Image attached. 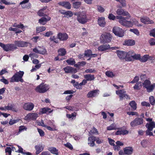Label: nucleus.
<instances>
[{
    "label": "nucleus",
    "mask_w": 155,
    "mask_h": 155,
    "mask_svg": "<svg viewBox=\"0 0 155 155\" xmlns=\"http://www.w3.org/2000/svg\"><path fill=\"white\" fill-rule=\"evenodd\" d=\"M34 107V104L32 103H27L24 104L23 108L27 110L31 111L32 110Z\"/></svg>",
    "instance_id": "nucleus-20"
},
{
    "label": "nucleus",
    "mask_w": 155,
    "mask_h": 155,
    "mask_svg": "<svg viewBox=\"0 0 155 155\" xmlns=\"http://www.w3.org/2000/svg\"><path fill=\"white\" fill-rule=\"evenodd\" d=\"M116 13L118 15H129L130 14L127 12L124 11L122 8H118L116 11Z\"/></svg>",
    "instance_id": "nucleus-24"
},
{
    "label": "nucleus",
    "mask_w": 155,
    "mask_h": 155,
    "mask_svg": "<svg viewBox=\"0 0 155 155\" xmlns=\"http://www.w3.org/2000/svg\"><path fill=\"white\" fill-rule=\"evenodd\" d=\"M140 21L143 23L145 24H152L153 23V21L150 19L149 18H141Z\"/></svg>",
    "instance_id": "nucleus-28"
},
{
    "label": "nucleus",
    "mask_w": 155,
    "mask_h": 155,
    "mask_svg": "<svg viewBox=\"0 0 155 155\" xmlns=\"http://www.w3.org/2000/svg\"><path fill=\"white\" fill-rule=\"evenodd\" d=\"M99 94V90L96 89L94 90L90 91L87 93V97L88 98L95 97Z\"/></svg>",
    "instance_id": "nucleus-16"
},
{
    "label": "nucleus",
    "mask_w": 155,
    "mask_h": 155,
    "mask_svg": "<svg viewBox=\"0 0 155 155\" xmlns=\"http://www.w3.org/2000/svg\"><path fill=\"white\" fill-rule=\"evenodd\" d=\"M35 147L36 151V154H38L40 152L42 151L44 149V147L41 144L35 146Z\"/></svg>",
    "instance_id": "nucleus-29"
},
{
    "label": "nucleus",
    "mask_w": 155,
    "mask_h": 155,
    "mask_svg": "<svg viewBox=\"0 0 155 155\" xmlns=\"http://www.w3.org/2000/svg\"><path fill=\"white\" fill-rule=\"evenodd\" d=\"M125 59L126 61H133V56L130 55L129 54H127V53H126L125 52Z\"/></svg>",
    "instance_id": "nucleus-41"
},
{
    "label": "nucleus",
    "mask_w": 155,
    "mask_h": 155,
    "mask_svg": "<svg viewBox=\"0 0 155 155\" xmlns=\"http://www.w3.org/2000/svg\"><path fill=\"white\" fill-rule=\"evenodd\" d=\"M58 52V55L61 56H65L67 54V51L64 48H61L59 49Z\"/></svg>",
    "instance_id": "nucleus-32"
},
{
    "label": "nucleus",
    "mask_w": 155,
    "mask_h": 155,
    "mask_svg": "<svg viewBox=\"0 0 155 155\" xmlns=\"http://www.w3.org/2000/svg\"><path fill=\"white\" fill-rule=\"evenodd\" d=\"M95 137L91 136L88 138V144L89 146L93 147L94 146Z\"/></svg>",
    "instance_id": "nucleus-27"
},
{
    "label": "nucleus",
    "mask_w": 155,
    "mask_h": 155,
    "mask_svg": "<svg viewBox=\"0 0 155 155\" xmlns=\"http://www.w3.org/2000/svg\"><path fill=\"white\" fill-rule=\"evenodd\" d=\"M140 54H135L133 56V61L134 60H140Z\"/></svg>",
    "instance_id": "nucleus-54"
},
{
    "label": "nucleus",
    "mask_w": 155,
    "mask_h": 155,
    "mask_svg": "<svg viewBox=\"0 0 155 155\" xmlns=\"http://www.w3.org/2000/svg\"><path fill=\"white\" fill-rule=\"evenodd\" d=\"M24 74L23 71H19L17 72L12 77V78H21Z\"/></svg>",
    "instance_id": "nucleus-31"
},
{
    "label": "nucleus",
    "mask_w": 155,
    "mask_h": 155,
    "mask_svg": "<svg viewBox=\"0 0 155 155\" xmlns=\"http://www.w3.org/2000/svg\"><path fill=\"white\" fill-rule=\"evenodd\" d=\"M20 81L21 82H23V80L21 78H12L11 81V82H18Z\"/></svg>",
    "instance_id": "nucleus-48"
},
{
    "label": "nucleus",
    "mask_w": 155,
    "mask_h": 155,
    "mask_svg": "<svg viewBox=\"0 0 155 155\" xmlns=\"http://www.w3.org/2000/svg\"><path fill=\"white\" fill-rule=\"evenodd\" d=\"M38 117V114L35 113H30L27 114L25 117V120H35Z\"/></svg>",
    "instance_id": "nucleus-12"
},
{
    "label": "nucleus",
    "mask_w": 155,
    "mask_h": 155,
    "mask_svg": "<svg viewBox=\"0 0 155 155\" xmlns=\"http://www.w3.org/2000/svg\"><path fill=\"white\" fill-rule=\"evenodd\" d=\"M117 56L121 60H124L125 58L126 52L123 51H117Z\"/></svg>",
    "instance_id": "nucleus-26"
},
{
    "label": "nucleus",
    "mask_w": 155,
    "mask_h": 155,
    "mask_svg": "<svg viewBox=\"0 0 155 155\" xmlns=\"http://www.w3.org/2000/svg\"><path fill=\"white\" fill-rule=\"evenodd\" d=\"M17 49L15 44H6V51H14Z\"/></svg>",
    "instance_id": "nucleus-21"
},
{
    "label": "nucleus",
    "mask_w": 155,
    "mask_h": 155,
    "mask_svg": "<svg viewBox=\"0 0 155 155\" xmlns=\"http://www.w3.org/2000/svg\"><path fill=\"white\" fill-rule=\"evenodd\" d=\"M47 18L45 17H42L38 20V23L41 25H45L46 24L47 21H49L51 19L50 16H47Z\"/></svg>",
    "instance_id": "nucleus-19"
},
{
    "label": "nucleus",
    "mask_w": 155,
    "mask_h": 155,
    "mask_svg": "<svg viewBox=\"0 0 155 155\" xmlns=\"http://www.w3.org/2000/svg\"><path fill=\"white\" fill-rule=\"evenodd\" d=\"M0 3L1 4H4L6 5H9L14 4V3L9 2H8L6 1V0H1Z\"/></svg>",
    "instance_id": "nucleus-62"
},
{
    "label": "nucleus",
    "mask_w": 155,
    "mask_h": 155,
    "mask_svg": "<svg viewBox=\"0 0 155 155\" xmlns=\"http://www.w3.org/2000/svg\"><path fill=\"white\" fill-rule=\"evenodd\" d=\"M13 26L14 27L20 28L21 29H23V28H24V25H23V24H22L20 25H18L17 23H15L13 25Z\"/></svg>",
    "instance_id": "nucleus-51"
},
{
    "label": "nucleus",
    "mask_w": 155,
    "mask_h": 155,
    "mask_svg": "<svg viewBox=\"0 0 155 155\" xmlns=\"http://www.w3.org/2000/svg\"><path fill=\"white\" fill-rule=\"evenodd\" d=\"M141 87V84L140 82L136 83L134 87V88L135 90H138L140 89Z\"/></svg>",
    "instance_id": "nucleus-50"
},
{
    "label": "nucleus",
    "mask_w": 155,
    "mask_h": 155,
    "mask_svg": "<svg viewBox=\"0 0 155 155\" xmlns=\"http://www.w3.org/2000/svg\"><path fill=\"white\" fill-rule=\"evenodd\" d=\"M149 57V56L148 54H144V56L142 57H141V56H140V61L141 62H146V61L148 60Z\"/></svg>",
    "instance_id": "nucleus-34"
},
{
    "label": "nucleus",
    "mask_w": 155,
    "mask_h": 155,
    "mask_svg": "<svg viewBox=\"0 0 155 155\" xmlns=\"http://www.w3.org/2000/svg\"><path fill=\"white\" fill-rule=\"evenodd\" d=\"M66 62L68 64L70 65H75V61L74 59L70 58L66 60Z\"/></svg>",
    "instance_id": "nucleus-44"
},
{
    "label": "nucleus",
    "mask_w": 155,
    "mask_h": 155,
    "mask_svg": "<svg viewBox=\"0 0 155 155\" xmlns=\"http://www.w3.org/2000/svg\"><path fill=\"white\" fill-rule=\"evenodd\" d=\"M38 48L39 54H45L46 53V50L43 47H38Z\"/></svg>",
    "instance_id": "nucleus-37"
},
{
    "label": "nucleus",
    "mask_w": 155,
    "mask_h": 155,
    "mask_svg": "<svg viewBox=\"0 0 155 155\" xmlns=\"http://www.w3.org/2000/svg\"><path fill=\"white\" fill-rule=\"evenodd\" d=\"M133 149L131 147H127L124 148V151L125 154L127 155H130L133 153Z\"/></svg>",
    "instance_id": "nucleus-23"
},
{
    "label": "nucleus",
    "mask_w": 155,
    "mask_h": 155,
    "mask_svg": "<svg viewBox=\"0 0 155 155\" xmlns=\"http://www.w3.org/2000/svg\"><path fill=\"white\" fill-rule=\"evenodd\" d=\"M27 129V128L25 126H20L19 128V132H21L24 130H26Z\"/></svg>",
    "instance_id": "nucleus-63"
},
{
    "label": "nucleus",
    "mask_w": 155,
    "mask_h": 155,
    "mask_svg": "<svg viewBox=\"0 0 155 155\" xmlns=\"http://www.w3.org/2000/svg\"><path fill=\"white\" fill-rule=\"evenodd\" d=\"M92 52V50L90 49H87L85 51L84 55L86 57H90V58Z\"/></svg>",
    "instance_id": "nucleus-46"
},
{
    "label": "nucleus",
    "mask_w": 155,
    "mask_h": 155,
    "mask_svg": "<svg viewBox=\"0 0 155 155\" xmlns=\"http://www.w3.org/2000/svg\"><path fill=\"white\" fill-rule=\"evenodd\" d=\"M47 6H45L43 8H41L37 13L38 15L41 17L47 16V15L46 14V12L48 10L47 9Z\"/></svg>",
    "instance_id": "nucleus-13"
},
{
    "label": "nucleus",
    "mask_w": 155,
    "mask_h": 155,
    "mask_svg": "<svg viewBox=\"0 0 155 155\" xmlns=\"http://www.w3.org/2000/svg\"><path fill=\"white\" fill-rule=\"evenodd\" d=\"M89 134L90 135L94 134H99L98 132L97 129L95 128H93V130H90L89 132Z\"/></svg>",
    "instance_id": "nucleus-52"
},
{
    "label": "nucleus",
    "mask_w": 155,
    "mask_h": 155,
    "mask_svg": "<svg viewBox=\"0 0 155 155\" xmlns=\"http://www.w3.org/2000/svg\"><path fill=\"white\" fill-rule=\"evenodd\" d=\"M14 43L16 45V46L18 47H27L30 43L27 41H15Z\"/></svg>",
    "instance_id": "nucleus-10"
},
{
    "label": "nucleus",
    "mask_w": 155,
    "mask_h": 155,
    "mask_svg": "<svg viewBox=\"0 0 155 155\" xmlns=\"http://www.w3.org/2000/svg\"><path fill=\"white\" fill-rule=\"evenodd\" d=\"M130 31L134 33L135 34L137 35L139 34V31L137 29H130Z\"/></svg>",
    "instance_id": "nucleus-64"
},
{
    "label": "nucleus",
    "mask_w": 155,
    "mask_h": 155,
    "mask_svg": "<svg viewBox=\"0 0 155 155\" xmlns=\"http://www.w3.org/2000/svg\"><path fill=\"white\" fill-rule=\"evenodd\" d=\"M59 5L63 6L67 9H70L71 8V4L70 2L67 1H62L59 2L58 3Z\"/></svg>",
    "instance_id": "nucleus-18"
},
{
    "label": "nucleus",
    "mask_w": 155,
    "mask_h": 155,
    "mask_svg": "<svg viewBox=\"0 0 155 155\" xmlns=\"http://www.w3.org/2000/svg\"><path fill=\"white\" fill-rule=\"evenodd\" d=\"M46 29V28L45 26H41V27H36V33H39L44 31Z\"/></svg>",
    "instance_id": "nucleus-38"
},
{
    "label": "nucleus",
    "mask_w": 155,
    "mask_h": 155,
    "mask_svg": "<svg viewBox=\"0 0 155 155\" xmlns=\"http://www.w3.org/2000/svg\"><path fill=\"white\" fill-rule=\"evenodd\" d=\"M6 153H8L9 155H11L12 152V149L10 147H7L5 149Z\"/></svg>",
    "instance_id": "nucleus-61"
},
{
    "label": "nucleus",
    "mask_w": 155,
    "mask_h": 155,
    "mask_svg": "<svg viewBox=\"0 0 155 155\" xmlns=\"http://www.w3.org/2000/svg\"><path fill=\"white\" fill-rule=\"evenodd\" d=\"M50 88L49 85L42 83L35 89V91L39 93H44L48 91Z\"/></svg>",
    "instance_id": "nucleus-3"
},
{
    "label": "nucleus",
    "mask_w": 155,
    "mask_h": 155,
    "mask_svg": "<svg viewBox=\"0 0 155 155\" xmlns=\"http://www.w3.org/2000/svg\"><path fill=\"white\" fill-rule=\"evenodd\" d=\"M112 38V36L110 33L104 32L100 36L101 42L102 43H108L110 42Z\"/></svg>",
    "instance_id": "nucleus-2"
},
{
    "label": "nucleus",
    "mask_w": 155,
    "mask_h": 155,
    "mask_svg": "<svg viewBox=\"0 0 155 155\" xmlns=\"http://www.w3.org/2000/svg\"><path fill=\"white\" fill-rule=\"evenodd\" d=\"M124 45L127 46H132L135 45V41L133 39H128L124 41Z\"/></svg>",
    "instance_id": "nucleus-30"
},
{
    "label": "nucleus",
    "mask_w": 155,
    "mask_h": 155,
    "mask_svg": "<svg viewBox=\"0 0 155 155\" xmlns=\"http://www.w3.org/2000/svg\"><path fill=\"white\" fill-rule=\"evenodd\" d=\"M81 2H76L73 4L74 7L75 8H78L80 6Z\"/></svg>",
    "instance_id": "nucleus-55"
},
{
    "label": "nucleus",
    "mask_w": 155,
    "mask_h": 155,
    "mask_svg": "<svg viewBox=\"0 0 155 155\" xmlns=\"http://www.w3.org/2000/svg\"><path fill=\"white\" fill-rule=\"evenodd\" d=\"M128 131L127 130H123L121 129H119L116 133V135H125L127 134Z\"/></svg>",
    "instance_id": "nucleus-33"
},
{
    "label": "nucleus",
    "mask_w": 155,
    "mask_h": 155,
    "mask_svg": "<svg viewBox=\"0 0 155 155\" xmlns=\"http://www.w3.org/2000/svg\"><path fill=\"white\" fill-rule=\"evenodd\" d=\"M143 119L141 118H136L133 121H131L130 123L131 126L134 127L137 125H140L143 124Z\"/></svg>",
    "instance_id": "nucleus-9"
},
{
    "label": "nucleus",
    "mask_w": 155,
    "mask_h": 155,
    "mask_svg": "<svg viewBox=\"0 0 155 155\" xmlns=\"http://www.w3.org/2000/svg\"><path fill=\"white\" fill-rule=\"evenodd\" d=\"M57 38L60 41H66L68 38V36L66 33L59 32L57 34Z\"/></svg>",
    "instance_id": "nucleus-15"
},
{
    "label": "nucleus",
    "mask_w": 155,
    "mask_h": 155,
    "mask_svg": "<svg viewBox=\"0 0 155 155\" xmlns=\"http://www.w3.org/2000/svg\"><path fill=\"white\" fill-rule=\"evenodd\" d=\"M117 128L116 124H112L109 126L107 127V130H113Z\"/></svg>",
    "instance_id": "nucleus-42"
},
{
    "label": "nucleus",
    "mask_w": 155,
    "mask_h": 155,
    "mask_svg": "<svg viewBox=\"0 0 155 155\" xmlns=\"http://www.w3.org/2000/svg\"><path fill=\"white\" fill-rule=\"evenodd\" d=\"M146 120L147 121L150 122L146 125V127L150 130H153V128L155 127V123L154 122L152 121V119L151 118H145Z\"/></svg>",
    "instance_id": "nucleus-11"
},
{
    "label": "nucleus",
    "mask_w": 155,
    "mask_h": 155,
    "mask_svg": "<svg viewBox=\"0 0 155 155\" xmlns=\"http://www.w3.org/2000/svg\"><path fill=\"white\" fill-rule=\"evenodd\" d=\"M64 71L65 73L74 74L77 72V70L71 67L67 66L63 68Z\"/></svg>",
    "instance_id": "nucleus-14"
},
{
    "label": "nucleus",
    "mask_w": 155,
    "mask_h": 155,
    "mask_svg": "<svg viewBox=\"0 0 155 155\" xmlns=\"http://www.w3.org/2000/svg\"><path fill=\"white\" fill-rule=\"evenodd\" d=\"M97 23L101 27H105L106 23L105 21L104 17L98 18L97 20Z\"/></svg>",
    "instance_id": "nucleus-22"
},
{
    "label": "nucleus",
    "mask_w": 155,
    "mask_h": 155,
    "mask_svg": "<svg viewBox=\"0 0 155 155\" xmlns=\"http://www.w3.org/2000/svg\"><path fill=\"white\" fill-rule=\"evenodd\" d=\"M86 62L84 61L79 62L74 64V67L78 68L81 66L83 67L84 65H86Z\"/></svg>",
    "instance_id": "nucleus-39"
},
{
    "label": "nucleus",
    "mask_w": 155,
    "mask_h": 155,
    "mask_svg": "<svg viewBox=\"0 0 155 155\" xmlns=\"http://www.w3.org/2000/svg\"><path fill=\"white\" fill-rule=\"evenodd\" d=\"M41 64H36L34 68H33L31 70V71L33 72L36 71V69H38L41 67Z\"/></svg>",
    "instance_id": "nucleus-58"
},
{
    "label": "nucleus",
    "mask_w": 155,
    "mask_h": 155,
    "mask_svg": "<svg viewBox=\"0 0 155 155\" xmlns=\"http://www.w3.org/2000/svg\"><path fill=\"white\" fill-rule=\"evenodd\" d=\"M115 1L120 2L122 7H125L126 5V1L125 0H115Z\"/></svg>",
    "instance_id": "nucleus-49"
},
{
    "label": "nucleus",
    "mask_w": 155,
    "mask_h": 155,
    "mask_svg": "<svg viewBox=\"0 0 155 155\" xmlns=\"http://www.w3.org/2000/svg\"><path fill=\"white\" fill-rule=\"evenodd\" d=\"M130 106L134 110H135L137 109V104L134 101H132L129 103Z\"/></svg>",
    "instance_id": "nucleus-43"
},
{
    "label": "nucleus",
    "mask_w": 155,
    "mask_h": 155,
    "mask_svg": "<svg viewBox=\"0 0 155 155\" xmlns=\"http://www.w3.org/2000/svg\"><path fill=\"white\" fill-rule=\"evenodd\" d=\"M116 18L119 19L118 21L121 25L126 27H132L133 25L132 21L127 20L129 18L127 17L124 18L120 16H115L112 14H110L108 15V18L110 19L114 20Z\"/></svg>",
    "instance_id": "nucleus-1"
},
{
    "label": "nucleus",
    "mask_w": 155,
    "mask_h": 155,
    "mask_svg": "<svg viewBox=\"0 0 155 155\" xmlns=\"http://www.w3.org/2000/svg\"><path fill=\"white\" fill-rule=\"evenodd\" d=\"M110 48V46L109 45L104 44L100 45V46L98 48V49L100 51H105L107 50Z\"/></svg>",
    "instance_id": "nucleus-25"
},
{
    "label": "nucleus",
    "mask_w": 155,
    "mask_h": 155,
    "mask_svg": "<svg viewBox=\"0 0 155 155\" xmlns=\"http://www.w3.org/2000/svg\"><path fill=\"white\" fill-rule=\"evenodd\" d=\"M77 115V114L75 113H73L70 114H67L66 116L67 117L69 118H71L73 119L74 118L76 117Z\"/></svg>",
    "instance_id": "nucleus-53"
},
{
    "label": "nucleus",
    "mask_w": 155,
    "mask_h": 155,
    "mask_svg": "<svg viewBox=\"0 0 155 155\" xmlns=\"http://www.w3.org/2000/svg\"><path fill=\"white\" fill-rule=\"evenodd\" d=\"M48 150H49L50 152L54 154H55L56 155L58 154V150L55 148L54 147H50L49 148Z\"/></svg>",
    "instance_id": "nucleus-40"
},
{
    "label": "nucleus",
    "mask_w": 155,
    "mask_h": 155,
    "mask_svg": "<svg viewBox=\"0 0 155 155\" xmlns=\"http://www.w3.org/2000/svg\"><path fill=\"white\" fill-rule=\"evenodd\" d=\"M116 93L118 95L120 100H122L124 98H130L129 96L126 93V92L124 90H120L116 91Z\"/></svg>",
    "instance_id": "nucleus-6"
},
{
    "label": "nucleus",
    "mask_w": 155,
    "mask_h": 155,
    "mask_svg": "<svg viewBox=\"0 0 155 155\" xmlns=\"http://www.w3.org/2000/svg\"><path fill=\"white\" fill-rule=\"evenodd\" d=\"M52 111H53V110H51V109L48 108V107H46L40 109V112L42 113V114L46 113L47 111H48L49 113H51Z\"/></svg>",
    "instance_id": "nucleus-35"
},
{
    "label": "nucleus",
    "mask_w": 155,
    "mask_h": 155,
    "mask_svg": "<svg viewBox=\"0 0 155 155\" xmlns=\"http://www.w3.org/2000/svg\"><path fill=\"white\" fill-rule=\"evenodd\" d=\"M6 110H12L13 111H16L15 109V108L13 104H9L8 106H5Z\"/></svg>",
    "instance_id": "nucleus-36"
},
{
    "label": "nucleus",
    "mask_w": 155,
    "mask_h": 155,
    "mask_svg": "<svg viewBox=\"0 0 155 155\" xmlns=\"http://www.w3.org/2000/svg\"><path fill=\"white\" fill-rule=\"evenodd\" d=\"M50 40L51 41H53V42L56 43H59V41L58 40V39L55 36H52L50 37Z\"/></svg>",
    "instance_id": "nucleus-47"
},
{
    "label": "nucleus",
    "mask_w": 155,
    "mask_h": 155,
    "mask_svg": "<svg viewBox=\"0 0 155 155\" xmlns=\"http://www.w3.org/2000/svg\"><path fill=\"white\" fill-rule=\"evenodd\" d=\"M94 78H87L86 80H84L82 81V82H81L79 84L78 82H75V80H72L71 81V83H74V85L76 86L77 89H80L81 88L82 85H84L87 83V81H92L93 80Z\"/></svg>",
    "instance_id": "nucleus-8"
},
{
    "label": "nucleus",
    "mask_w": 155,
    "mask_h": 155,
    "mask_svg": "<svg viewBox=\"0 0 155 155\" xmlns=\"http://www.w3.org/2000/svg\"><path fill=\"white\" fill-rule=\"evenodd\" d=\"M149 43L150 45H155V40L154 38H151L150 39Z\"/></svg>",
    "instance_id": "nucleus-60"
},
{
    "label": "nucleus",
    "mask_w": 155,
    "mask_h": 155,
    "mask_svg": "<svg viewBox=\"0 0 155 155\" xmlns=\"http://www.w3.org/2000/svg\"><path fill=\"white\" fill-rule=\"evenodd\" d=\"M105 74L108 77L113 78V77L115 76V74L113 73L112 71H107L106 72Z\"/></svg>",
    "instance_id": "nucleus-45"
},
{
    "label": "nucleus",
    "mask_w": 155,
    "mask_h": 155,
    "mask_svg": "<svg viewBox=\"0 0 155 155\" xmlns=\"http://www.w3.org/2000/svg\"><path fill=\"white\" fill-rule=\"evenodd\" d=\"M143 86L146 88L148 93L153 91L152 84H151L150 81L147 80L144 81L143 83Z\"/></svg>",
    "instance_id": "nucleus-7"
},
{
    "label": "nucleus",
    "mask_w": 155,
    "mask_h": 155,
    "mask_svg": "<svg viewBox=\"0 0 155 155\" xmlns=\"http://www.w3.org/2000/svg\"><path fill=\"white\" fill-rule=\"evenodd\" d=\"M77 19L79 23L82 24H85L88 21L87 15L85 12H81L78 15Z\"/></svg>",
    "instance_id": "nucleus-5"
},
{
    "label": "nucleus",
    "mask_w": 155,
    "mask_h": 155,
    "mask_svg": "<svg viewBox=\"0 0 155 155\" xmlns=\"http://www.w3.org/2000/svg\"><path fill=\"white\" fill-rule=\"evenodd\" d=\"M18 149L16 152H17L20 153H22V154H23L25 155V153L24 152L23 149L21 147L18 145Z\"/></svg>",
    "instance_id": "nucleus-59"
},
{
    "label": "nucleus",
    "mask_w": 155,
    "mask_h": 155,
    "mask_svg": "<svg viewBox=\"0 0 155 155\" xmlns=\"http://www.w3.org/2000/svg\"><path fill=\"white\" fill-rule=\"evenodd\" d=\"M29 1V0H24L20 3L22 8L29 9L31 8V4L30 3H28Z\"/></svg>",
    "instance_id": "nucleus-17"
},
{
    "label": "nucleus",
    "mask_w": 155,
    "mask_h": 155,
    "mask_svg": "<svg viewBox=\"0 0 155 155\" xmlns=\"http://www.w3.org/2000/svg\"><path fill=\"white\" fill-rule=\"evenodd\" d=\"M112 31L114 34L117 36L122 37L124 36V30L117 26L114 27L113 28Z\"/></svg>",
    "instance_id": "nucleus-4"
},
{
    "label": "nucleus",
    "mask_w": 155,
    "mask_h": 155,
    "mask_svg": "<svg viewBox=\"0 0 155 155\" xmlns=\"http://www.w3.org/2000/svg\"><path fill=\"white\" fill-rule=\"evenodd\" d=\"M65 15L69 17H71L73 16V12L71 11H67L65 12Z\"/></svg>",
    "instance_id": "nucleus-57"
},
{
    "label": "nucleus",
    "mask_w": 155,
    "mask_h": 155,
    "mask_svg": "<svg viewBox=\"0 0 155 155\" xmlns=\"http://www.w3.org/2000/svg\"><path fill=\"white\" fill-rule=\"evenodd\" d=\"M53 34V33L52 31H49L46 32L45 34H43V35L44 36L48 37L52 35Z\"/></svg>",
    "instance_id": "nucleus-56"
}]
</instances>
